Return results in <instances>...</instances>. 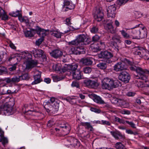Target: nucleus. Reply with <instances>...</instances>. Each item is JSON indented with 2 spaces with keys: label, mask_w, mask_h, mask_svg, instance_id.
Masks as SVG:
<instances>
[{
  "label": "nucleus",
  "mask_w": 149,
  "mask_h": 149,
  "mask_svg": "<svg viewBox=\"0 0 149 149\" xmlns=\"http://www.w3.org/2000/svg\"><path fill=\"white\" fill-rule=\"evenodd\" d=\"M8 80L9 81V84L17 83L21 80L19 76H14L11 78L8 77Z\"/></svg>",
  "instance_id": "4be33fe9"
},
{
  "label": "nucleus",
  "mask_w": 149,
  "mask_h": 149,
  "mask_svg": "<svg viewBox=\"0 0 149 149\" xmlns=\"http://www.w3.org/2000/svg\"><path fill=\"white\" fill-rule=\"evenodd\" d=\"M86 40L84 41L83 44L85 45H89L91 43L93 42L92 40H91V39L89 38H86Z\"/></svg>",
  "instance_id": "3c124183"
},
{
  "label": "nucleus",
  "mask_w": 149,
  "mask_h": 149,
  "mask_svg": "<svg viewBox=\"0 0 149 149\" xmlns=\"http://www.w3.org/2000/svg\"><path fill=\"white\" fill-rule=\"evenodd\" d=\"M34 81L32 82V85L35 84L40 83L41 82L40 77L41 74L40 73H38L36 74L34 77Z\"/></svg>",
  "instance_id": "b1692460"
},
{
  "label": "nucleus",
  "mask_w": 149,
  "mask_h": 149,
  "mask_svg": "<svg viewBox=\"0 0 149 149\" xmlns=\"http://www.w3.org/2000/svg\"><path fill=\"white\" fill-rule=\"evenodd\" d=\"M81 125L84 126L86 128L89 130L91 131H93V127L88 122H81L80 123Z\"/></svg>",
  "instance_id": "bb28decb"
},
{
  "label": "nucleus",
  "mask_w": 149,
  "mask_h": 149,
  "mask_svg": "<svg viewBox=\"0 0 149 149\" xmlns=\"http://www.w3.org/2000/svg\"><path fill=\"white\" fill-rule=\"evenodd\" d=\"M101 36L97 35H95L92 38V41L94 42H97L100 39Z\"/></svg>",
  "instance_id": "37998d69"
},
{
  "label": "nucleus",
  "mask_w": 149,
  "mask_h": 149,
  "mask_svg": "<svg viewBox=\"0 0 149 149\" xmlns=\"http://www.w3.org/2000/svg\"><path fill=\"white\" fill-rule=\"evenodd\" d=\"M93 100L95 102L98 104H103L105 103L104 102L100 97L96 95H94Z\"/></svg>",
  "instance_id": "5701e85b"
},
{
  "label": "nucleus",
  "mask_w": 149,
  "mask_h": 149,
  "mask_svg": "<svg viewBox=\"0 0 149 149\" xmlns=\"http://www.w3.org/2000/svg\"><path fill=\"white\" fill-rule=\"evenodd\" d=\"M118 78L123 82L127 83L129 82L130 78V76L127 72L123 71L119 73Z\"/></svg>",
  "instance_id": "423d86ee"
},
{
  "label": "nucleus",
  "mask_w": 149,
  "mask_h": 149,
  "mask_svg": "<svg viewBox=\"0 0 149 149\" xmlns=\"http://www.w3.org/2000/svg\"><path fill=\"white\" fill-rule=\"evenodd\" d=\"M36 30H38L37 33L41 37V38L44 37L46 35V30L42 29L38 26H36Z\"/></svg>",
  "instance_id": "a211bd4d"
},
{
  "label": "nucleus",
  "mask_w": 149,
  "mask_h": 149,
  "mask_svg": "<svg viewBox=\"0 0 149 149\" xmlns=\"http://www.w3.org/2000/svg\"><path fill=\"white\" fill-rule=\"evenodd\" d=\"M114 120L115 122H117L120 124H124L125 123V121L123 119H121L115 116L114 118Z\"/></svg>",
  "instance_id": "79ce46f5"
},
{
  "label": "nucleus",
  "mask_w": 149,
  "mask_h": 149,
  "mask_svg": "<svg viewBox=\"0 0 149 149\" xmlns=\"http://www.w3.org/2000/svg\"><path fill=\"white\" fill-rule=\"evenodd\" d=\"M38 62L36 61L28 60L26 62V68L27 69H31L36 66Z\"/></svg>",
  "instance_id": "2eb2a0df"
},
{
  "label": "nucleus",
  "mask_w": 149,
  "mask_h": 149,
  "mask_svg": "<svg viewBox=\"0 0 149 149\" xmlns=\"http://www.w3.org/2000/svg\"><path fill=\"white\" fill-rule=\"evenodd\" d=\"M118 103L120 105L122 106H126L127 104V102L125 100L121 99H119Z\"/></svg>",
  "instance_id": "de8ad7c7"
},
{
  "label": "nucleus",
  "mask_w": 149,
  "mask_h": 149,
  "mask_svg": "<svg viewBox=\"0 0 149 149\" xmlns=\"http://www.w3.org/2000/svg\"><path fill=\"white\" fill-rule=\"evenodd\" d=\"M74 5L72 3H71L70 5L66 7V9L65 10V11H68V9L70 10L73 9L74 8Z\"/></svg>",
  "instance_id": "864d4df0"
},
{
  "label": "nucleus",
  "mask_w": 149,
  "mask_h": 149,
  "mask_svg": "<svg viewBox=\"0 0 149 149\" xmlns=\"http://www.w3.org/2000/svg\"><path fill=\"white\" fill-rule=\"evenodd\" d=\"M125 122L127 123L129 125H130L133 128H136L135 124L134 123H133V122H130L128 121H127V120L125 121Z\"/></svg>",
  "instance_id": "69168bd1"
},
{
  "label": "nucleus",
  "mask_w": 149,
  "mask_h": 149,
  "mask_svg": "<svg viewBox=\"0 0 149 149\" xmlns=\"http://www.w3.org/2000/svg\"><path fill=\"white\" fill-rule=\"evenodd\" d=\"M115 147L117 149H126L125 146L121 142H117L116 143Z\"/></svg>",
  "instance_id": "e433bc0d"
},
{
  "label": "nucleus",
  "mask_w": 149,
  "mask_h": 149,
  "mask_svg": "<svg viewBox=\"0 0 149 149\" xmlns=\"http://www.w3.org/2000/svg\"><path fill=\"white\" fill-rule=\"evenodd\" d=\"M44 40V38H40L38 39V40H36V44L37 46L41 44L42 42Z\"/></svg>",
  "instance_id": "5fc2aeb1"
},
{
  "label": "nucleus",
  "mask_w": 149,
  "mask_h": 149,
  "mask_svg": "<svg viewBox=\"0 0 149 149\" xmlns=\"http://www.w3.org/2000/svg\"><path fill=\"white\" fill-rule=\"evenodd\" d=\"M113 85H112V89L118 87L119 86H121L122 84L118 80H113Z\"/></svg>",
  "instance_id": "c756f323"
},
{
  "label": "nucleus",
  "mask_w": 149,
  "mask_h": 149,
  "mask_svg": "<svg viewBox=\"0 0 149 149\" xmlns=\"http://www.w3.org/2000/svg\"><path fill=\"white\" fill-rule=\"evenodd\" d=\"M53 79L54 81L57 82L61 80L62 78L59 76H56L53 77Z\"/></svg>",
  "instance_id": "052dcab7"
},
{
  "label": "nucleus",
  "mask_w": 149,
  "mask_h": 149,
  "mask_svg": "<svg viewBox=\"0 0 149 149\" xmlns=\"http://www.w3.org/2000/svg\"><path fill=\"white\" fill-rule=\"evenodd\" d=\"M98 30V28L97 26H93L91 29V32L92 33H95L97 32Z\"/></svg>",
  "instance_id": "c03bdc74"
},
{
  "label": "nucleus",
  "mask_w": 149,
  "mask_h": 149,
  "mask_svg": "<svg viewBox=\"0 0 149 149\" xmlns=\"http://www.w3.org/2000/svg\"><path fill=\"white\" fill-rule=\"evenodd\" d=\"M143 57L145 60H148L149 59V51L146 50H145L143 52Z\"/></svg>",
  "instance_id": "58836bf2"
},
{
  "label": "nucleus",
  "mask_w": 149,
  "mask_h": 149,
  "mask_svg": "<svg viewBox=\"0 0 149 149\" xmlns=\"http://www.w3.org/2000/svg\"><path fill=\"white\" fill-rule=\"evenodd\" d=\"M19 76L20 77L21 80H28L30 78L29 74L27 73L23 74L21 76Z\"/></svg>",
  "instance_id": "72a5a7b5"
},
{
  "label": "nucleus",
  "mask_w": 149,
  "mask_h": 149,
  "mask_svg": "<svg viewBox=\"0 0 149 149\" xmlns=\"http://www.w3.org/2000/svg\"><path fill=\"white\" fill-rule=\"evenodd\" d=\"M144 28H141V29L139 31V34L138 36V37L141 38H144L146 36L147 34L146 32L144 31Z\"/></svg>",
  "instance_id": "cd10ccee"
},
{
  "label": "nucleus",
  "mask_w": 149,
  "mask_h": 149,
  "mask_svg": "<svg viewBox=\"0 0 149 149\" xmlns=\"http://www.w3.org/2000/svg\"><path fill=\"white\" fill-rule=\"evenodd\" d=\"M112 22H111L110 23L106 24L104 26V28L108 32L111 33L115 34L116 32V29L112 25Z\"/></svg>",
  "instance_id": "4468645a"
},
{
  "label": "nucleus",
  "mask_w": 149,
  "mask_h": 149,
  "mask_svg": "<svg viewBox=\"0 0 149 149\" xmlns=\"http://www.w3.org/2000/svg\"><path fill=\"white\" fill-rule=\"evenodd\" d=\"M97 66L100 69L104 70L107 67V65L105 62L100 63L97 65Z\"/></svg>",
  "instance_id": "2f4dec72"
},
{
  "label": "nucleus",
  "mask_w": 149,
  "mask_h": 149,
  "mask_svg": "<svg viewBox=\"0 0 149 149\" xmlns=\"http://www.w3.org/2000/svg\"><path fill=\"white\" fill-rule=\"evenodd\" d=\"M122 36L125 39H128L130 37V35L126 32L124 30H122L120 31Z\"/></svg>",
  "instance_id": "ea45409f"
},
{
  "label": "nucleus",
  "mask_w": 149,
  "mask_h": 149,
  "mask_svg": "<svg viewBox=\"0 0 149 149\" xmlns=\"http://www.w3.org/2000/svg\"><path fill=\"white\" fill-rule=\"evenodd\" d=\"M130 65V69L132 71H136L137 73V75H134L135 78L137 79H142L146 82L148 77L146 74H149V71L146 69H143L140 67L132 65V64Z\"/></svg>",
  "instance_id": "f257e3e1"
},
{
  "label": "nucleus",
  "mask_w": 149,
  "mask_h": 149,
  "mask_svg": "<svg viewBox=\"0 0 149 149\" xmlns=\"http://www.w3.org/2000/svg\"><path fill=\"white\" fill-rule=\"evenodd\" d=\"M84 83L88 87L91 88H96L99 85L97 80L86 79L84 81Z\"/></svg>",
  "instance_id": "1a4fd4ad"
},
{
  "label": "nucleus",
  "mask_w": 149,
  "mask_h": 149,
  "mask_svg": "<svg viewBox=\"0 0 149 149\" xmlns=\"http://www.w3.org/2000/svg\"><path fill=\"white\" fill-rule=\"evenodd\" d=\"M17 58L14 55H13L9 57L8 60V61L10 62L12 60H17Z\"/></svg>",
  "instance_id": "4d7b16f0"
},
{
  "label": "nucleus",
  "mask_w": 149,
  "mask_h": 149,
  "mask_svg": "<svg viewBox=\"0 0 149 149\" xmlns=\"http://www.w3.org/2000/svg\"><path fill=\"white\" fill-rule=\"evenodd\" d=\"M128 0H118L117 1V3L120 5L125 3Z\"/></svg>",
  "instance_id": "e2e57ef3"
},
{
  "label": "nucleus",
  "mask_w": 149,
  "mask_h": 149,
  "mask_svg": "<svg viewBox=\"0 0 149 149\" xmlns=\"http://www.w3.org/2000/svg\"><path fill=\"white\" fill-rule=\"evenodd\" d=\"M121 113L124 114L129 115L130 113V111L125 110L121 111Z\"/></svg>",
  "instance_id": "774afa93"
},
{
  "label": "nucleus",
  "mask_w": 149,
  "mask_h": 149,
  "mask_svg": "<svg viewBox=\"0 0 149 149\" xmlns=\"http://www.w3.org/2000/svg\"><path fill=\"white\" fill-rule=\"evenodd\" d=\"M59 105V104L55 101V98L52 97L50 101L45 102L44 107L48 113L55 112L58 111Z\"/></svg>",
  "instance_id": "f03ea898"
},
{
  "label": "nucleus",
  "mask_w": 149,
  "mask_h": 149,
  "mask_svg": "<svg viewBox=\"0 0 149 149\" xmlns=\"http://www.w3.org/2000/svg\"><path fill=\"white\" fill-rule=\"evenodd\" d=\"M59 127L61 130L64 132L65 134H67L70 131V126L68 124L61 125Z\"/></svg>",
  "instance_id": "ddd939ff"
},
{
  "label": "nucleus",
  "mask_w": 149,
  "mask_h": 149,
  "mask_svg": "<svg viewBox=\"0 0 149 149\" xmlns=\"http://www.w3.org/2000/svg\"><path fill=\"white\" fill-rule=\"evenodd\" d=\"M127 63L129 65L132 64V62L129 60L125 59L124 61L117 63L113 66V70L116 72H120L126 70L127 68Z\"/></svg>",
  "instance_id": "7ed1b4c3"
},
{
  "label": "nucleus",
  "mask_w": 149,
  "mask_h": 149,
  "mask_svg": "<svg viewBox=\"0 0 149 149\" xmlns=\"http://www.w3.org/2000/svg\"><path fill=\"white\" fill-rule=\"evenodd\" d=\"M20 11L17 10L15 12H13L10 13L9 14L10 15L14 17H18L21 14L19 13Z\"/></svg>",
  "instance_id": "a19ab883"
},
{
  "label": "nucleus",
  "mask_w": 149,
  "mask_h": 149,
  "mask_svg": "<svg viewBox=\"0 0 149 149\" xmlns=\"http://www.w3.org/2000/svg\"><path fill=\"white\" fill-rule=\"evenodd\" d=\"M102 124L104 125H107L109 126L111 125V123L109 122L106 120H102Z\"/></svg>",
  "instance_id": "338daca9"
},
{
  "label": "nucleus",
  "mask_w": 149,
  "mask_h": 149,
  "mask_svg": "<svg viewBox=\"0 0 149 149\" xmlns=\"http://www.w3.org/2000/svg\"><path fill=\"white\" fill-rule=\"evenodd\" d=\"M6 70V68L5 67L0 66V75H1Z\"/></svg>",
  "instance_id": "680f3d73"
},
{
  "label": "nucleus",
  "mask_w": 149,
  "mask_h": 149,
  "mask_svg": "<svg viewBox=\"0 0 149 149\" xmlns=\"http://www.w3.org/2000/svg\"><path fill=\"white\" fill-rule=\"evenodd\" d=\"M35 33L34 32H32L31 31L27 30L24 33V34L26 37H33Z\"/></svg>",
  "instance_id": "473e14b6"
},
{
  "label": "nucleus",
  "mask_w": 149,
  "mask_h": 149,
  "mask_svg": "<svg viewBox=\"0 0 149 149\" xmlns=\"http://www.w3.org/2000/svg\"><path fill=\"white\" fill-rule=\"evenodd\" d=\"M116 10V8L115 4L109 6L107 9L108 17L114 18L115 16Z\"/></svg>",
  "instance_id": "6e6552de"
},
{
  "label": "nucleus",
  "mask_w": 149,
  "mask_h": 149,
  "mask_svg": "<svg viewBox=\"0 0 149 149\" xmlns=\"http://www.w3.org/2000/svg\"><path fill=\"white\" fill-rule=\"evenodd\" d=\"M0 142H1L3 145L4 146L5 144L8 143V140L3 135H0Z\"/></svg>",
  "instance_id": "f704fd0d"
},
{
  "label": "nucleus",
  "mask_w": 149,
  "mask_h": 149,
  "mask_svg": "<svg viewBox=\"0 0 149 149\" xmlns=\"http://www.w3.org/2000/svg\"><path fill=\"white\" fill-rule=\"evenodd\" d=\"M53 69L55 71H61V68L60 67V65H53Z\"/></svg>",
  "instance_id": "09e8293b"
},
{
  "label": "nucleus",
  "mask_w": 149,
  "mask_h": 149,
  "mask_svg": "<svg viewBox=\"0 0 149 149\" xmlns=\"http://www.w3.org/2000/svg\"><path fill=\"white\" fill-rule=\"evenodd\" d=\"M104 14L101 8L96 10L94 16L95 19L97 22H100L103 18Z\"/></svg>",
  "instance_id": "9d476101"
},
{
  "label": "nucleus",
  "mask_w": 149,
  "mask_h": 149,
  "mask_svg": "<svg viewBox=\"0 0 149 149\" xmlns=\"http://www.w3.org/2000/svg\"><path fill=\"white\" fill-rule=\"evenodd\" d=\"M111 102L114 104H116L118 103L119 99H118L116 97H112L111 99Z\"/></svg>",
  "instance_id": "6e6d98bb"
},
{
  "label": "nucleus",
  "mask_w": 149,
  "mask_h": 149,
  "mask_svg": "<svg viewBox=\"0 0 149 149\" xmlns=\"http://www.w3.org/2000/svg\"><path fill=\"white\" fill-rule=\"evenodd\" d=\"M102 88L103 89L110 90L112 89L113 79L108 77L104 78L102 82Z\"/></svg>",
  "instance_id": "39448f33"
},
{
  "label": "nucleus",
  "mask_w": 149,
  "mask_h": 149,
  "mask_svg": "<svg viewBox=\"0 0 149 149\" xmlns=\"http://www.w3.org/2000/svg\"><path fill=\"white\" fill-rule=\"evenodd\" d=\"M93 58L91 57L84 58L81 59V62L84 65H90L93 63Z\"/></svg>",
  "instance_id": "dca6fc26"
},
{
  "label": "nucleus",
  "mask_w": 149,
  "mask_h": 149,
  "mask_svg": "<svg viewBox=\"0 0 149 149\" xmlns=\"http://www.w3.org/2000/svg\"><path fill=\"white\" fill-rule=\"evenodd\" d=\"M121 37L117 34H115L112 36V39L115 42L120 43L121 42Z\"/></svg>",
  "instance_id": "c85d7f7f"
},
{
  "label": "nucleus",
  "mask_w": 149,
  "mask_h": 149,
  "mask_svg": "<svg viewBox=\"0 0 149 149\" xmlns=\"http://www.w3.org/2000/svg\"><path fill=\"white\" fill-rule=\"evenodd\" d=\"M71 86L73 87H76L77 88H79L80 86L79 82L76 81H73L71 84Z\"/></svg>",
  "instance_id": "603ef678"
},
{
  "label": "nucleus",
  "mask_w": 149,
  "mask_h": 149,
  "mask_svg": "<svg viewBox=\"0 0 149 149\" xmlns=\"http://www.w3.org/2000/svg\"><path fill=\"white\" fill-rule=\"evenodd\" d=\"M78 54H84L85 53V49L83 47H76Z\"/></svg>",
  "instance_id": "4c0bfd02"
},
{
  "label": "nucleus",
  "mask_w": 149,
  "mask_h": 149,
  "mask_svg": "<svg viewBox=\"0 0 149 149\" xmlns=\"http://www.w3.org/2000/svg\"><path fill=\"white\" fill-rule=\"evenodd\" d=\"M8 77H3L0 78V85L3 86H6L7 84H9Z\"/></svg>",
  "instance_id": "a878e982"
},
{
  "label": "nucleus",
  "mask_w": 149,
  "mask_h": 149,
  "mask_svg": "<svg viewBox=\"0 0 149 149\" xmlns=\"http://www.w3.org/2000/svg\"><path fill=\"white\" fill-rule=\"evenodd\" d=\"M17 91L14 90L12 89L11 90H6L5 92H2L1 95H3L6 94H11L15 93H17Z\"/></svg>",
  "instance_id": "7c9ffc66"
},
{
  "label": "nucleus",
  "mask_w": 149,
  "mask_h": 149,
  "mask_svg": "<svg viewBox=\"0 0 149 149\" xmlns=\"http://www.w3.org/2000/svg\"><path fill=\"white\" fill-rule=\"evenodd\" d=\"M35 58H41L44 60L46 58V56L44 51L40 49H34L31 52Z\"/></svg>",
  "instance_id": "0eeeda50"
},
{
  "label": "nucleus",
  "mask_w": 149,
  "mask_h": 149,
  "mask_svg": "<svg viewBox=\"0 0 149 149\" xmlns=\"http://www.w3.org/2000/svg\"><path fill=\"white\" fill-rule=\"evenodd\" d=\"M73 78L75 79L79 80L82 78V74L79 70H77L75 72L72 74Z\"/></svg>",
  "instance_id": "f3484780"
},
{
  "label": "nucleus",
  "mask_w": 149,
  "mask_h": 149,
  "mask_svg": "<svg viewBox=\"0 0 149 149\" xmlns=\"http://www.w3.org/2000/svg\"><path fill=\"white\" fill-rule=\"evenodd\" d=\"M1 17V19L3 20H5L8 19V16L6 14L5 12L3 15L0 16V18Z\"/></svg>",
  "instance_id": "bf43d9fd"
},
{
  "label": "nucleus",
  "mask_w": 149,
  "mask_h": 149,
  "mask_svg": "<svg viewBox=\"0 0 149 149\" xmlns=\"http://www.w3.org/2000/svg\"><path fill=\"white\" fill-rule=\"evenodd\" d=\"M86 39V36L83 34L77 36L76 38L74 40L68 42L69 45L78 46L83 44L85 40Z\"/></svg>",
  "instance_id": "20e7f679"
},
{
  "label": "nucleus",
  "mask_w": 149,
  "mask_h": 149,
  "mask_svg": "<svg viewBox=\"0 0 149 149\" xmlns=\"http://www.w3.org/2000/svg\"><path fill=\"white\" fill-rule=\"evenodd\" d=\"M90 110L94 112L95 113H99L101 112V110L98 109H97L95 107H91L90 108Z\"/></svg>",
  "instance_id": "49530a36"
},
{
  "label": "nucleus",
  "mask_w": 149,
  "mask_h": 149,
  "mask_svg": "<svg viewBox=\"0 0 149 149\" xmlns=\"http://www.w3.org/2000/svg\"><path fill=\"white\" fill-rule=\"evenodd\" d=\"M52 35L57 38H61V33L58 32H55L52 33Z\"/></svg>",
  "instance_id": "8fccbe9b"
},
{
  "label": "nucleus",
  "mask_w": 149,
  "mask_h": 149,
  "mask_svg": "<svg viewBox=\"0 0 149 149\" xmlns=\"http://www.w3.org/2000/svg\"><path fill=\"white\" fill-rule=\"evenodd\" d=\"M78 66V65L77 64L73 65H68V68L70 70V73L72 74L74 72H75L77 70H79L77 69Z\"/></svg>",
  "instance_id": "393cba45"
},
{
  "label": "nucleus",
  "mask_w": 149,
  "mask_h": 149,
  "mask_svg": "<svg viewBox=\"0 0 149 149\" xmlns=\"http://www.w3.org/2000/svg\"><path fill=\"white\" fill-rule=\"evenodd\" d=\"M132 33L133 34L134 36L136 38H138V36L139 34V31L141 29V28L137 27L135 26V27L132 28Z\"/></svg>",
  "instance_id": "6ab92c4d"
},
{
  "label": "nucleus",
  "mask_w": 149,
  "mask_h": 149,
  "mask_svg": "<svg viewBox=\"0 0 149 149\" xmlns=\"http://www.w3.org/2000/svg\"><path fill=\"white\" fill-rule=\"evenodd\" d=\"M98 57L100 58H103L108 59V61L109 63L110 61L109 60L113 56V54L110 52L105 51L101 52L98 54Z\"/></svg>",
  "instance_id": "9b49d317"
},
{
  "label": "nucleus",
  "mask_w": 149,
  "mask_h": 149,
  "mask_svg": "<svg viewBox=\"0 0 149 149\" xmlns=\"http://www.w3.org/2000/svg\"><path fill=\"white\" fill-rule=\"evenodd\" d=\"M111 134L116 139H119L118 136H119L121 138H123L124 137V136L122 135L120 132H115L111 131L110 132Z\"/></svg>",
  "instance_id": "412c9836"
},
{
  "label": "nucleus",
  "mask_w": 149,
  "mask_h": 149,
  "mask_svg": "<svg viewBox=\"0 0 149 149\" xmlns=\"http://www.w3.org/2000/svg\"><path fill=\"white\" fill-rule=\"evenodd\" d=\"M77 48L72 47L68 51V53L70 54H74L75 55L78 54Z\"/></svg>",
  "instance_id": "c9c22d12"
},
{
  "label": "nucleus",
  "mask_w": 149,
  "mask_h": 149,
  "mask_svg": "<svg viewBox=\"0 0 149 149\" xmlns=\"http://www.w3.org/2000/svg\"><path fill=\"white\" fill-rule=\"evenodd\" d=\"M50 54L51 56L55 58H60L61 57H62V56L64 57H65V55H63L62 52L58 49L52 50L50 53Z\"/></svg>",
  "instance_id": "f8f14e48"
},
{
  "label": "nucleus",
  "mask_w": 149,
  "mask_h": 149,
  "mask_svg": "<svg viewBox=\"0 0 149 149\" xmlns=\"http://www.w3.org/2000/svg\"><path fill=\"white\" fill-rule=\"evenodd\" d=\"M91 68L89 67H86L83 68V71L85 73H89L91 72Z\"/></svg>",
  "instance_id": "a18cd8bd"
},
{
  "label": "nucleus",
  "mask_w": 149,
  "mask_h": 149,
  "mask_svg": "<svg viewBox=\"0 0 149 149\" xmlns=\"http://www.w3.org/2000/svg\"><path fill=\"white\" fill-rule=\"evenodd\" d=\"M71 3H70V1H68L67 0H65L63 2V7L64 8L65 6H68L70 5Z\"/></svg>",
  "instance_id": "0e129e2a"
},
{
  "label": "nucleus",
  "mask_w": 149,
  "mask_h": 149,
  "mask_svg": "<svg viewBox=\"0 0 149 149\" xmlns=\"http://www.w3.org/2000/svg\"><path fill=\"white\" fill-rule=\"evenodd\" d=\"M13 106H10L9 104H8L6 107H5L4 108L5 111V113H8V115H12L13 113Z\"/></svg>",
  "instance_id": "aec40b11"
},
{
  "label": "nucleus",
  "mask_w": 149,
  "mask_h": 149,
  "mask_svg": "<svg viewBox=\"0 0 149 149\" xmlns=\"http://www.w3.org/2000/svg\"><path fill=\"white\" fill-rule=\"evenodd\" d=\"M17 65V63H16L13 65H12L11 67L8 68V70L10 71H13L15 70L16 68V65Z\"/></svg>",
  "instance_id": "13d9d810"
}]
</instances>
